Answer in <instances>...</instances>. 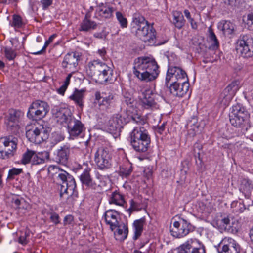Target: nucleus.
<instances>
[{"instance_id":"6ab92c4d","label":"nucleus","mask_w":253,"mask_h":253,"mask_svg":"<svg viewBox=\"0 0 253 253\" xmlns=\"http://www.w3.org/2000/svg\"><path fill=\"white\" fill-rule=\"evenodd\" d=\"M157 94L153 92L149 87H146L142 92L141 102L143 106L145 108H148L154 106L156 103V97Z\"/></svg>"},{"instance_id":"c9c22d12","label":"nucleus","mask_w":253,"mask_h":253,"mask_svg":"<svg viewBox=\"0 0 253 253\" xmlns=\"http://www.w3.org/2000/svg\"><path fill=\"white\" fill-rule=\"evenodd\" d=\"M173 23L178 29L181 28L185 24V20L182 13L180 11H174L172 12Z\"/></svg>"},{"instance_id":"a18cd8bd","label":"nucleus","mask_w":253,"mask_h":253,"mask_svg":"<svg viewBox=\"0 0 253 253\" xmlns=\"http://www.w3.org/2000/svg\"><path fill=\"white\" fill-rule=\"evenodd\" d=\"M231 208L235 212H242L245 209L244 204L241 202L234 201L231 204Z\"/></svg>"},{"instance_id":"4468645a","label":"nucleus","mask_w":253,"mask_h":253,"mask_svg":"<svg viewBox=\"0 0 253 253\" xmlns=\"http://www.w3.org/2000/svg\"><path fill=\"white\" fill-rule=\"evenodd\" d=\"M240 88V85L238 82L235 81L231 83L220 94L218 99L219 103L223 106L228 105L229 102Z\"/></svg>"},{"instance_id":"cd10ccee","label":"nucleus","mask_w":253,"mask_h":253,"mask_svg":"<svg viewBox=\"0 0 253 253\" xmlns=\"http://www.w3.org/2000/svg\"><path fill=\"white\" fill-rule=\"evenodd\" d=\"M146 224L145 218L143 217L135 220L133 223L132 228L134 232L133 239H137L141 235L144 226Z\"/></svg>"},{"instance_id":"20e7f679","label":"nucleus","mask_w":253,"mask_h":253,"mask_svg":"<svg viewBox=\"0 0 253 253\" xmlns=\"http://www.w3.org/2000/svg\"><path fill=\"white\" fill-rule=\"evenodd\" d=\"M94 161L99 169L111 168L114 161L112 148L110 146L99 147L94 154Z\"/></svg>"},{"instance_id":"c03bdc74","label":"nucleus","mask_w":253,"mask_h":253,"mask_svg":"<svg viewBox=\"0 0 253 253\" xmlns=\"http://www.w3.org/2000/svg\"><path fill=\"white\" fill-rule=\"evenodd\" d=\"M116 17L121 27L124 28L127 27L128 22L125 15L120 11H117L116 12Z\"/></svg>"},{"instance_id":"6e6d98bb","label":"nucleus","mask_w":253,"mask_h":253,"mask_svg":"<svg viewBox=\"0 0 253 253\" xmlns=\"http://www.w3.org/2000/svg\"><path fill=\"white\" fill-rule=\"evenodd\" d=\"M198 205V208L197 209V211L198 212L201 213L209 212V210L208 208L203 202L199 203Z\"/></svg>"},{"instance_id":"680f3d73","label":"nucleus","mask_w":253,"mask_h":253,"mask_svg":"<svg viewBox=\"0 0 253 253\" xmlns=\"http://www.w3.org/2000/svg\"><path fill=\"white\" fill-rule=\"evenodd\" d=\"M22 171V169L13 168L12 169L9 170V174L10 175H17L21 173Z\"/></svg>"},{"instance_id":"bb28decb","label":"nucleus","mask_w":253,"mask_h":253,"mask_svg":"<svg viewBox=\"0 0 253 253\" xmlns=\"http://www.w3.org/2000/svg\"><path fill=\"white\" fill-rule=\"evenodd\" d=\"M85 96V90L84 89H75L72 94L69 96V99L75 103L82 107L84 105V100Z\"/></svg>"},{"instance_id":"aec40b11","label":"nucleus","mask_w":253,"mask_h":253,"mask_svg":"<svg viewBox=\"0 0 253 253\" xmlns=\"http://www.w3.org/2000/svg\"><path fill=\"white\" fill-rule=\"evenodd\" d=\"M104 218L106 224L110 226L112 231L115 229L120 220L119 213L114 210H107L104 214Z\"/></svg>"},{"instance_id":"603ef678","label":"nucleus","mask_w":253,"mask_h":253,"mask_svg":"<svg viewBox=\"0 0 253 253\" xmlns=\"http://www.w3.org/2000/svg\"><path fill=\"white\" fill-rule=\"evenodd\" d=\"M230 220L228 217L222 218L221 220H218L217 224L221 228H226L229 224Z\"/></svg>"},{"instance_id":"4d7b16f0","label":"nucleus","mask_w":253,"mask_h":253,"mask_svg":"<svg viewBox=\"0 0 253 253\" xmlns=\"http://www.w3.org/2000/svg\"><path fill=\"white\" fill-rule=\"evenodd\" d=\"M96 53L100 57H101L103 60H105L106 59V56L107 52H106V49L105 48L103 47L101 49H99L97 51Z\"/></svg>"},{"instance_id":"f3484780","label":"nucleus","mask_w":253,"mask_h":253,"mask_svg":"<svg viewBox=\"0 0 253 253\" xmlns=\"http://www.w3.org/2000/svg\"><path fill=\"white\" fill-rule=\"evenodd\" d=\"M219 253H239V244L232 238H225L219 245Z\"/></svg>"},{"instance_id":"ea45409f","label":"nucleus","mask_w":253,"mask_h":253,"mask_svg":"<svg viewBox=\"0 0 253 253\" xmlns=\"http://www.w3.org/2000/svg\"><path fill=\"white\" fill-rule=\"evenodd\" d=\"M243 26L249 30H253V14L249 13L243 16Z\"/></svg>"},{"instance_id":"b1692460","label":"nucleus","mask_w":253,"mask_h":253,"mask_svg":"<svg viewBox=\"0 0 253 253\" xmlns=\"http://www.w3.org/2000/svg\"><path fill=\"white\" fill-rule=\"evenodd\" d=\"M217 27L225 36L232 35L236 30L235 25L229 21L222 20L218 23Z\"/></svg>"},{"instance_id":"a19ab883","label":"nucleus","mask_w":253,"mask_h":253,"mask_svg":"<svg viewBox=\"0 0 253 253\" xmlns=\"http://www.w3.org/2000/svg\"><path fill=\"white\" fill-rule=\"evenodd\" d=\"M96 27V23L89 19L84 18L81 24L80 30L88 31L94 29Z\"/></svg>"},{"instance_id":"e2e57ef3","label":"nucleus","mask_w":253,"mask_h":253,"mask_svg":"<svg viewBox=\"0 0 253 253\" xmlns=\"http://www.w3.org/2000/svg\"><path fill=\"white\" fill-rule=\"evenodd\" d=\"M50 219L51 221L55 224H58L59 223V216L57 214L55 213L51 214L50 216Z\"/></svg>"},{"instance_id":"f03ea898","label":"nucleus","mask_w":253,"mask_h":253,"mask_svg":"<svg viewBox=\"0 0 253 253\" xmlns=\"http://www.w3.org/2000/svg\"><path fill=\"white\" fill-rule=\"evenodd\" d=\"M131 31L138 38L148 45L156 44V31L143 16L137 15L133 18L131 23Z\"/></svg>"},{"instance_id":"f257e3e1","label":"nucleus","mask_w":253,"mask_h":253,"mask_svg":"<svg viewBox=\"0 0 253 253\" xmlns=\"http://www.w3.org/2000/svg\"><path fill=\"white\" fill-rule=\"evenodd\" d=\"M133 73L139 80L151 82L158 77L160 73L159 67L153 57H139L134 61Z\"/></svg>"},{"instance_id":"4c0bfd02","label":"nucleus","mask_w":253,"mask_h":253,"mask_svg":"<svg viewBox=\"0 0 253 253\" xmlns=\"http://www.w3.org/2000/svg\"><path fill=\"white\" fill-rule=\"evenodd\" d=\"M24 24L22 17L16 14L12 16V20L9 22L10 26L13 27L15 30L21 28Z\"/></svg>"},{"instance_id":"c85d7f7f","label":"nucleus","mask_w":253,"mask_h":253,"mask_svg":"<svg viewBox=\"0 0 253 253\" xmlns=\"http://www.w3.org/2000/svg\"><path fill=\"white\" fill-rule=\"evenodd\" d=\"M70 153V149L68 146L65 145L61 147L57 151V161L62 164H66L67 162Z\"/></svg>"},{"instance_id":"9d476101","label":"nucleus","mask_w":253,"mask_h":253,"mask_svg":"<svg viewBox=\"0 0 253 253\" xmlns=\"http://www.w3.org/2000/svg\"><path fill=\"white\" fill-rule=\"evenodd\" d=\"M174 253H205V249L199 240L190 239L175 249Z\"/></svg>"},{"instance_id":"58836bf2","label":"nucleus","mask_w":253,"mask_h":253,"mask_svg":"<svg viewBox=\"0 0 253 253\" xmlns=\"http://www.w3.org/2000/svg\"><path fill=\"white\" fill-rule=\"evenodd\" d=\"M209 40L211 43L210 48L215 50L218 48L219 43L211 27H209Z\"/></svg>"},{"instance_id":"774afa93","label":"nucleus","mask_w":253,"mask_h":253,"mask_svg":"<svg viewBox=\"0 0 253 253\" xmlns=\"http://www.w3.org/2000/svg\"><path fill=\"white\" fill-rule=\"evenodd\" d=\"M94 36L97 38L103 39L105 37V36L103 33H97L94 34Z\"/></svg>"},{"instance_id":"3c124183","label":"nucleus","mask_w":253,"mask_h":253,"mask_svg":"<svg viewBox=\"0 0 253 253\" xmlns=\"http://www.w3.org/2000/svg\"><path fill=\"white\" fill-rule=\"evenodd\" d=\"M28 235L29 232L27 231L24 232H21L18 239V242L23 245L27 244L28 243L27 237Z\"/></svg>"},{"instance_id":"7c9ffc66","label":"nucleus","mask_w":253,"mask_h":253,"mask_svg":"<svg viewBox=\"0 0 253 253\" xmlns=\"http://www.w3.org/2000/svg\"><path fill=\"white\" fill-rule=\"evenodd\" d=\"M89 171L88 169H85L80 176V180L83 184L87 187L95 189L97 186V184L93 181L90 175Z\"/></svg>"},{"instance_id":"a878e982","label":"nucleus","mask_w":253,"mask_h":253,"mask_svg":"<svg viewBox=\"0 0 253 253\" xmlns=\"http://www.w3.org/2000/svg\"><path fill=\"white\" fill-rule=\"evenodd\" d=\"M12 204L13 207L17 209L19 212L25 213L30 208V204L23 198L14 197L12 198Z\"/></svg>"},{"instance_id":"4be33fe9","label":"nucleus","mask_w":253,"mask_h":253,"mask_svg":"<svg viewBox=\"0 0 253 253\" xmlns=\"http://www.w3.org/2000/svg\"><path fill=\"white\" fill-rule=\"evenodd\" d=\"M103 63L99 59L89 61L86 65L85 71L86 74L91 77L97 76Z\"/></svg>"},{"instance_id":"49530a36","label":"nucleus","mask_w":253,"mask_h":253,"mask_svg":"<svg viewBox=\"0 0 253 253\" xmlns=\"http://www.w3.org/2000/svg\"><path fill=\"white\" fill-rule=\"evenodd\" d=\"M132 172V169L129 165L122 166L119 170L120 175L123 177H127Z\"/></svg>"},{"instance_id":"338daca9","label":"nucleus","mask_w":253,"mask_h":253,"mask_svg":"<svg viewBox=\"0 0 253 253\" xmlns=\"http://www.w3.org/2000/svg\"><path fill=\"white\" fill-rule=\"evenodd\" d=\"M184 13L185 16L186 17V18L188 20H189L191 18H192L191 14L188 10H185L184 11Z\"/></svg>"},{"instance_id":"f704fd0d","label":"nucleus","mask_w":253,"mask_h":253,"mask_svg":"<svg viewBox=\"0 0 253 253\" xmlns=\"http://www.w3.org/2000/svg\"><path fill=\"white\" fill-rule=\"evenodd\" d=\"M84 129L83 124L78 120L74 121V125L70 129H69V132L70 136H77L79 135Z\"/></svg>"},{"instance_id":"79ce46f5","label":"nucleus","mask_w":253,"mask_h":253,"mask_svg":"<svg viewBox=\"0 0 253 253\" xmlns=\"http://www.w3.org/2000/svg\"><path fill=\"white\" fill-rule=\"evenodd\" d=\"M72 73H70L67 76L66 80L63 83V84L58 88L56 89L57 93L62 96H64L69 84L70 83V79L72 77Z\"/></svg>"},{"instance_id":"a211bd4d","label":"nucleus","mask_w":253,"mask_h":253,"mask_svg":"<svg viewBox=\"0 0 253 253\" xmlns=\"http://www.w3.org/2000/svg\"><path fill=\"white\" fill-rule=\"evenodd\" d=\"M115 8L107 3L98 4L95 10V16L99 20L109 19L113 17Z\"/></svg>"},{"instance_id":"e433bc0d","label":"nucleus","mask_w":253,"mask_h":253,"mask_svg":"<svg viewBox=\"0 0 253 253\" xmlns=\"http://www.w3.org/2000/svg\"><path fill=\"white\" fill-rule=\"evenodd\" d=\"M123 124L121 117H114L109 121L108 129L110 131H114L118 129H120Z\"/></svg>"},{"instance_id":"052dcab7","label":"nucleus","mask_w":253,"mask_h":253,"mask_svg":"<svg viewBox=\"0 0 253 253\" xmlns=\"http://www.w3.org/2000/svg\"><path fill=\"white\" fill-rule=\"evenodd\" d=\"M130 208L133 210H138L140 209V205L133 200L130 201Z\"/></svg>"},{"instance_id":"473e14b6","label":"nucleus","mask_w":253,"mask_h":253,"mask_svg":"<svg viewBox=\"0 0 253 253\" xmlns=\"http://www.w3.org/2000/svg\"><path fill=\"white\" fill-rule=\"evenodd\" d=\"M49 158V153L47 151H43L36 153L33 151L32 164L39 165L43 164L46 160Z\"/></svg>"},{"instance_id":"0eeeda50","label":"nucleus","mask_w":253,"mask_h":253,"mask_svg":"<svg viewBox=\"0 0 253 253\" xmlns=\"http://www.w3.org/2000/svg\"><path fill=\"white\" fill-rule=\"evenodd\" d=\"M49 110V107L46 102L36 100L30 106L27 116L33 120L41 119L46 115Z\"/></svg>"},{"instance_id":"393cba45","label":"nucleus","mask_w":253,"mask_h":253,"mask_svg":"<svg viewBox=\"0 0 253 253\" xmlns=\"http://www.w3.org/2000/svg\"><path fill=\"white\" fill-rule=\"evenodd\" d=\"M113 70L111 68L103 62L97 76L101 82H107L111 80Z\"/></svg>"},{"instance_id":"de8ad7c7","label":"nucleus","mask_w":253,"mask_h":253,"mask_svg":"<svg viewBox=\"0 0 253 253\" xmlns=\"http://www.w3.org/2000/svg\"><path fill=\"white\" fill-rule=\"evenodd\" d=\"M4 52L5 57L9 60H13L16 55L15 52L9 47L4 48Z\"/></svg>"},{"instance_id":"69168bd1","label":"nucleus","mask_w":253,"mask_h":253,"mask_svg":"<svg viewBox=\"0 0 253 253\" xmlns=\"http://www.w3.org/2000/svg\"><path fill=\"white\" fill-rule=\"evenodd\" d=\"M189 22L190 23L191 27L193 29H197L198 28L197 23L195 21V20L192 18L190 20H188Z\"/></svg>"},{"instance_id":"13d9d810","label":"nucleus","mask_w":253,"mask_h":253,"mask_svg":"<svg viewBox=\"0 0 253 253\" xmlns=\"http://www.w3.org/2000/svg\"><path fill=\"white\" fill-rule=\"evenodd\" d=\"M95 103L101 106L103 96L101 95L99 92H96L95 94Z\"/></svg>"},{"instance_id":"2f4dec72","label":"nucleus","mask_w":253,"mask_h":253,"mask_svg":"<svg viewBox=\"0 0 253 253\" xmlns=\"http://www.w3.org/2000/svg\"><path fill=\"white\" fill-rule=\"evenodd\" d=\"M253 189V184L252 181L247 179H243L240 186V191L248 199L251 193V191Z\"/></svg>"},{"instance_id":"9b49d317","label":"nucleus","mask_w":253,"mask_h":253,"mask_svg":"<svg viewBox=\"0 0 253 253\" xmlns=\"http://www.w3.org/2000/svg\"><path fill=\"white\" fill-rule=\"evenodd\" d=\"M57 177L62 181L60 189V196L65 194H72L76 187L74 178L66 171L61 169Z\"/></svg>"},{"instance_id":"c756f323","label":"nucleus","mask_w":253,"mask_h":253,"mask_svg":"<svg viewBox=\"0 0 253 253\" xmlns=\"http://www.w3.org/2000/svg\"><path fill=\"white\" fill-rule=\"evenodd\" d=\"M114 234L117 240L122 241L124 240L127 236L128 229L127 226L124 223L118 224L115 228Z\"/></svg>"},{"instance_id":"423d86ee","label":"nucleus","mask_w":253,"mask_h":253,"mask_svg":"<svg viewBox=\"0 0 253 253\" xmlns=\"http://www.w3.org/2000/svg\"><path fill=\"white\" fill-rule=\"evenodd\" d=\"M249 115L245 108L239 104L232 107L229 114L230 122L231 125L237 127L247 129Z\"/></svg>"},{"instance_id":"7ed1b4c3","label":"nucleus","mask_w":253,"mask_h":253,"mask_svg":"<svg viewBox=\"0 0 253 253\" xmlns=\"http://www.w3.org/2000/svg\"><path fill=\"white\" fill-rule=\"evenodd\" d=\"M129 141L133 149L138 152H146L150 143V137L143 127H136L130 133Z\"/></svg>"},{"instance_id":"5701e85b","label":"nucleus","mask_w":253,"mask_h":253,"mask_svg":"<svg viewBox=\"0 0 253 253\" xmlns=\"http://www.w3.org/2000/svg\"><path fill=\"white\" fill-rule=\"evenodd\" d=\"M78 57L75 53L66 54L62 62V66L64 68H69L74 71L78 65Z\"/></svg>"},{"instance_id":"1a4fd4ad","label":"nucleus","mask_w":253,"mask_h":253,"mask_svg":"<svg viewBox=\"0 0 253 253\" xmlns=\"http://www.w3.org/2000/svg\"><path fill=\"white\" fill-rule=\"evenodd\" d=\"M188 83V79L186 73L182 68L176 66L169 67L166 77V84L169 86V83Z\"/></svg>"},{"instance_id":"72a5a7b5","label":"nucleus","mask_w":253,"mask_h":253,"mask_svg":"<svg viewBox=\"0 0 253 253\" xmlns=\"http://www.w3.org/2000/svg\"><path fill=\"white\" fill-rule=\"evenodd\" d=\"M109 203L120 206H123L125 203V201L124 196L120 192L115 191L112 193Z\"/></svg>"},{"instance_id":"5fc2aeb1","label":"nucleus","mask_w":253,"mask_h":253,"mask_svg":"<svg viewBox=\"0 0 253 253\" xmlns=\"http://www.w3.org/2000/svg\"><path fill=\"white\" fill-rule=\"evenodd\" d=\"M114 96L113 94H110L108 96L103 97L101 105L106 106L110 104L114 99Z\"/></svg>"},{"instance_id":"8fccbe9b","label":"nucleus","mask_w":253,"mask_h":253,"mask_svg":"<svg viewBox=\"0 0 253 253\" xmlns=\"http://www.w3.org/2000/svg\"><path fill=\"white\" fill-rule=\"evenodd\" d=\"M56 36L55 34H53L51 36H50V37L49 38V39L47 41H45L44 45L43 47L42 48V49L40 51H39L38 52H35L33 54H35V55L41 54L42 51H44L45 50V49L46 48L47 46L51 42H52L53 39L56 37Z\"/></svg>"},{"instance_id":"39448f33","label":"nucleus","mask_w":253,"mask_h":253,"mask_svg":"<svg viewBox=\"0 0 253 253\" xmlns=\"http://www.w3.org/2000/svg\"><path fill=\"white\" fill-rule=\"evenodd\" d=\"M49 133L48 128L37 123L27 127L26 135L29 141L40 144L48 138Z\"/></svg>"},{"instance_id":"0e129e2a","label":"nucleus","mask_w":253,"mask_h":253,"mask_svg":"<svg viewBox=\"0 0 253 253\" xmlns=\"http://www.w3.org/2000/svg\"><path fill=\"white\" fill-rule=\"evenodd\" d=\"M73 221V217L71 215H68L65 216L64 219V224L67 225L71 224Z\"/></svg>"},{"instance_id":"bf43d9fd","label":"nucleus","mask_w":253,"mask_h":253,"mask_svg":"<svg viewBox=\"0 0 253 253\" xmlns=\"http://www.w3.org/2000/svg\"><path fill=\"white\" fill-rule=\"evenodd\" d=\"M41 3L42 4L43 9H45L51 5L52 0H41Z\"/></svg>"},{"instance_id":"09e8293b","label":"nucleus","mask_w":253,"mask_h":253,"mask_svg":"<svg viewBox=\"0 0 253 253\" xmlns=\"http://www.w3.org/2000/svg\"><path fill=\"white\" fill-rule=\"evenodd\" d=\"M33 155V151L28 150L26 153L24 154L23 156L22 159V163L24 164H26L29 163L30 162L32 163Z\"/></svg>"},{"instance_id":"2eb2a0df","label":"nucleus","mask_w":253,"mask_h":253,"mask_svg":"<svg viewBox=\"0 0 253 253\" xmlns=\"http://www.w3.org/2000/svg\"><path fill=\"white\" fill-rule=\"evenodd\" d=\"M124 101L127 106L126 113L128 115V121L130 119L132 121H135L136 119H139L141 117V112L137 107V102L131 95H126L124 94Z\"/></svg>"},{"instance_id":"6e6552de","label":"nucleus","mask_w":253,"mask_h":253,"mask_svg":"<svg viewBox=\"0 0 253 253\" xmlns=\"http://www.w3.org/2000/svg\"><path fill=\"white\" fill-rule=\"evenodd\" d=\"M17 139L11 136L0 139V157L2 159L12 156L17 149Z\"/></svg>"},{"instance_id":"dca6fc26","label":"nucleus","mask_w":253,"mask_h":253,"mask_svg":"<svg viewBox=\"0 0 253 253\" xmlns=\"http://www.w3.org/2000/svg\"><path fill=\"white\" fill-rule=\"evenodd\" d=\"M237 49L244 57L253 55V40L247 36H243L237 43Z\"/></svg>"},{"instance_id":"864d4df0","label":"nucleus","mask_w":253,"mask_h":253,"mask_svg":"<svg viewBox=\"0 0 253 253\" xmlns=\"http://www.w3.org/2000/svg\"><path fill=\"white\" fill-rule=\"evenodd\" d=\"M61 170L58 166L55 165H50L48 167V171L49 174L54 176L56 174H58L60 171Z\"/></svg>"},{"instance_id":"37998d69","label":"nucleus","mask_w":253,"mask_h":253,"mask_svg":"<svg viewBox=\"0 0 253 253\" xmlns=\"http://www.w3.org/2000/svg\"><path fill=\"white\" fill-rule=\"evenodd\" d=\"M18 121V117L16 112H13L8 116L6 123L8 127L12 128L17 125Z\"/></svg>"},{"instance_id":"412c9836","label":"nucleus","mask_w":253,"mask_h":253,"mask_svg":"<svg viewBox=\"0 0 253 253\" xmlns=\"http://www.w3.org/2000/svg\"><path fill=\"white\" fill-rule=\"evenodd\" d=\"M169 84V88L170 92L174 96L182 97L188 91L189 87V83H179L176 82Z\"/></svg>"},{"instance_id":"f8f14e48","label":"nucleus","mask_w":253,"mask_h":253,"mask_svg":"<svg viewBox=\"0 0 253 253\" xmlns=\"http://www.w3.org/2000/svg\"><path fill=\"white\" fill-rule=\"evenodd\" d=\"M193 230L192 225L186 220L181 218L178 221H174L170 227V233L172 236L182 238L186 236L190 231Z\"/></svg>"},{"instance_id":"ddd939ff","label":"nucleus","mask_w":253,"mask_h":253,"mask_svg":"<svg viewBox=\"0 0 253 253\" xmlns=\"http://www.w3.org/2000/svg\"><path fill=\"white\" fill-rule=\"evenodd\" d=\"M52 112L57 122L65 126H69L73 118L70 110L67 107H56L53 109Z\"/></svg>"}]
</instances>
